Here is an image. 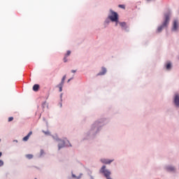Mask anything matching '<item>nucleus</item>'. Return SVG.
<instances>
[{
    "label": "nucleus",
    "mask_w": 179,
    "mask_h": 179,
    "mask_svg": "<svg viewBox=\"0 0 179 179\" xmlns=\"http://www.w3.org/2000/svg\"><path fill=\"white\" fill-rule=\"evenodd\" d=\"M3 164V161L0 159V167Z\"/></svg>",
    "instance_id": "4be33fe9"
},
{
    "label": "nucleus",
    "mask_w": 179,
    "mask_h": 179,
    "mask_svg": "<svg viewBox=\"0 0 179 179\" xmlns=\"http://www.w3.org/2000/svg\"><path fill=\"white\" fill-rule=\"evenodd\" d=\"M69 55H71V51L70 50L67 51L66 54L65 55V57H69Z\"/></svg>",
    "instance_id": "f3484780"
},
{
    "label": "nucleus",
    "mask_w": 179,
    "mask_h": 179,
    "mask_svg": "<svg viewBox=\"0 0 179 179\" xmlns=\"http://www.w3.org/2000/svg\"><path fill=\"white\" fill-rule=\"evenodd\" d=\"M35 179H37V178H35Z\"/></svg>",
    "instance_id": "c756f323"
},
{
    "label": "nucleus",
    "mask_w": 179,
    "mask_h": 179,
    "mask_svg": "<svg viewBox=\"0 0 179 179\" xmlns=\"http://www.w3.org/2000/svg\"><path fill=\"white\" fill-rule=\"evenodd\" d=\"M66 79V76H64L62 79V81H61V84L62 85H64V83H65V80Z\"/></svg>",
    "instance_id": "f8f14e48"
},
{
    "label": "nucleus",
    "mask_w": 179,
    "mask_h": 179,
    "mask_svg": "<svg viewBox=\"0 0 179 179\" xmlns=\"http://www.w3.org/2000/svg\"><path fill=\"white\" fill-rule=\"evenodd\" d=\"M32 134L33 131H29V133L22 138L24 142H27V141H29V138H30V136H31Z\"/></svg>",
    "instance_id": "20e7f679"
},
{
    "label": "nucleus",
    "mask_w": 179,
    "mask_h": 179,
    "mask_svg": "<svg viewBox=\"0 0 179 179\" xmlns=\"http://www.w3.org/2000/svg\"><path fill=\"white\" fill-rule=\"evenodd\" d=\"M168 171H174L176 170V169L174 168V166H169L167 168Z\"/></svg>",
    "instance_id": "9b49d317"
},
{
    "label": "nucleus",
    "mask_w": 179,
    "mask_h": 179,
    "mask_svg": "<svg viewBox=\"0 0 179 179\" xmlns=\"http://www.w3.org/2000/svg\"><path fill=\"white\" fill-rule=\"evenodd\" d=\"M44 155V150H41V156H43Z\"/></svg>",
    "instance_id": "412c9836"
},
{
    "label": "nucleus",
    "mask_w": 179,
    "mask_h": 179,
    "mask_svg": "<svg viewBox=\"0 0 179 179\" xmlns=\"http://www.w3.org/2000/svg\"><path fill=\"white\" fill-rule=\"evenodd\" d=\"M61 148H62V146L59 145V149H61Z\"/></svg>",
    "instance_id": "a878e982"
},
{
    "label": "nucleus",
    "mask_w": 179,
    "mask_h": 179,
    "mask_svg": "<svg viewBox=\"0 0 179 179\" xmlns=\"http://www.w3.org/2000/svg\"><path fill=\"white\" fill-rule=\"evenodd\" d=\"M99 172L101 174H103L104 177H106V178L107 179H111V178L110 177V176H111V172L107 169H106V166H103Z\"/></svg>",
    "instance_id": "f03ea898"
},
{
    "label": "nucleus",
    "mask_w": 179,
    "mask_h": 179,
    "mask_svg": "<svg viewBox=\"0 0 179 179\" xmlns=\"http://www.w3.org/2000/svg\"><path fill=\"white\" fill-rule=\"evenodd\" d=\"M67 82L69 83V82H71V79H69Z\"/></svg>",
    "instance_id": "393cba45"
},
{
    "label": "nucleus",
    "mask_w": 179,
    "mask_h": 179,
    "mask_svg": "<svg viewBox=\"0 0 179 179\" xmlns=\"http://www.w3.org/2000/svg\"><path fill=\"white\" fill-rule=\"evenodd\" d=\"M120 25L121 26V27H127L126 22H120Z\"/></svg>",
    "instance_id": "ddd939ff"
},
{
    "label": "nucleus",
    "mask_w": 179,
    "mask_h": 179,
    "mask_svg": "<svg viewBox=\"0 0 179 179\" xmlns=\"http://www.w3.org/2000/svg\"><path fill=\"white\" fill-rule=\"evenodd\" d=\"M72 177H73V178H77V179H79V178H80L81 175H80L79 176H75V174H72Z\"/></svg>",
    "instance_id": "dca6fc26"
},
{
    "label": "nucleus",
    "mask_w": 179,
    "mask_h": 179,
    "mask_svg": "<svg viewBox=\"0 0 179 179\" xmlns=\"http://www.w3.org/2000/svg\"><path fill=\"white\" fill-rule=\"evenodd\" d=\"M13 121V117H8V122Z\"/></svg>",
    "instance_id": "a211bd4d"
},
{
    "label": "nucleus",
    "mask_w": 179,
    "mask_h": 179,
    "mask_svg": "<svg viewBox=\"0 0 179 179\" xmlns=\"http://www.w3.org/2000/svg\"><path fill=\"white\" fill-rule=\"evenodd\" d=\"M101 163H103V164H110L112 163L113 160L106 159H101Z\"/></svg>",
    "instance_id": "423d86ee"
},
{
    "label": "nucleus",
    "mask_w": 179,
    "mask_h": 179,
    "mask_svg": "<svg viewBox=\"0 0 179 179\" xmlns=\"http://www.w3.org/2000/svg\"><path fill=\"white\" fill-rule=\"evenodd\" d=\"M57 87H59V92H62V87H64V84L59 83V84L57 85Z\"/></svg>",
    "instance_id": "9d476101"
},
{
    "label": "nucleus",
    "mask_w": 179,
    "mask_h": 179,
    "mask_svg": "<svg viewBox=\"0 0 179 179\" xmlns=\"http://www.w3.org/2000/svg\"><path fill=\"white\" fill-rule=\"evenodd\" d=\"M71 72H72L73 73H75L76 72V70H72Z\"/></svg>",
    "instance_id": "b1692460"
},
{
    "label": "nucleus",
    "mask_w": 179,
    "mask_h": 179,
    "mask_svg": "<svg viewBox=\"0 0 179 179\" xmlns=\"http://www.w3.org/2000/svg\"><path fill=\"white\" fill-rule=\"evenodd\" d=\"M107 72V69L106 68H102V71L99 73V75H106V73Z\"/></svg>",
    "instance_id": "1a4fd4ad"
},
{
    "label": "nucleus",
    "mask_w": 179,
    "mask_h": 179,
    "mask_svg": "<svg viewBox=\"0 0 179 179\" xmlns=\"http://www.w3.org/2000/svg\"><path fill=\"white\" fill-rule=\"evenodd\" d=\"M1 156H2V152H0V157H1Z\"/></svg>",
    "instance_id": "bb28decb"
},
{
    "label": "nucleus",
    "mask_w": 179,
    "mask_h": 179,
    "mask_svg": "<svg viewBox=\"0 0 179 179\" xmlns=\"http://www.w3.org/2000/svg\"><path fill=\"white\" fill-rule=\"evenodd\" d=\"M43 134H45V135H50V131H43Z\"/></svg>",
    "instance_id": "aec40b11"
},
{
    "label": "nucleus",
    "mask_w": 179,
    "mask_h": 179,
    "mask_svg": "<svg viewBox=\"0 0 179 179\" xmlns=\"http://www.w3.org/2000/svg\"><path fill=\"white\" fill-rule=\"evenodd\" d=\"M40 89V85L38 84H35L33 86V90L34 92H38V90Z\"/></svg>",
    "instance_id": "6e6552de"
},
{
    "label": "nucleus",
    "mask_w": 179,
    "mask_h": 179,
    "mask_svg": "<svg viewBox=\"0 0 179 179\" xmlns=\"http://www.w3.org/2000/svg\"><path fill=\"white\" fill-rule=\"evenodd\" d=\"M166 69H171V63H168L166 64Z\"/></svg>",
    "instance_id": "4468645a"
},
{
    "label": "nucleus",
    "mask_w": 179,
    "mask_h": 179,
    "mask_svg": "<svg viewBox=\"0 0 179 179\" xmlns=\"http://www.w3.org/2000/svg\"><path fill=\"white\" fill-rule=\"evenodd\" d=\"M174 103L177 107H179V95L176 94L175 99H174Z\"/></svg>",
    "instance_id": "39448f33"
},
{
    "label": "nucleus",
    "mask_w": 179,
    "mask_h": 179,
    "mask_svg": "<svg viewBox=\"0 0 179 179\" xmlns=\"http://www.w3.org/2000/svg\"><path fill=\"white\" fill-rule=\"evenodd\" d=\"M119 8H122V9H125L124 5H119Z\"/></svg>",
    "instance_id": "6ab92c4d"
},
{
    "label": "nucleus",
    "mask_w": 179,
    "mask_h": 179,
    "mask_svg": "<svg viewBox=\"0 0 179 179\" xmlns=\"http://www.w3.org/2000/svg\"><path fill=\"white\" fill-rule=\"evenodd\" d=\"M147 1H150V0H147Z\"/></svg>",
    "instance_id": "cd10ccee"
},
{
    "label": "nucleus",
    "mask_w": 179,
    "mask_h": 179,
    "mask_svg": "<svg viewBox=\"0 0 179 179\" xmlns=\"http://www.w3.org/2000/svg\"><path fill=\"white\" fill-rule=\"evenodd\" d=\"M26 157H27V159H33V155H30V154L27 155H26Z\"/></svg>",
    "instance_id": "2eb2a0df"
},
{
    "label": "nucleus",
    "mask_w": 179,
    "mask_h": 179,
    "mask_svg": "<svg viewBox=\"0 0 179 179\" xmlns=\"http://www.w3.org/2000/svg\"><path fill=\"white\" fill-rule=\"evenodd\" d=\"M177 29H178V21L175 20L173 22V30L176 31Z\"/></svg>",
    "instance_id": "0eeeda50"
},
{
    "label": "nucleus",
    "mask_w": 179,
    "mask_h": 179,
    "mask_svg": "<svg viewBox=\"0 0 179 179\" xmlns=\"http://www.w3.org/2000/svg\"><path fill=\"white\" fill-rule=\"evenodd\" d=\"M0 142H1V139H0Z\"/></svg>",
    "instance_id": "c85d7f7f"
},
{
    "label": "nucleus",
    "mask_w": 179,
    "mask_h": 179,
    "mask_svg": "<svg viewBox=\"0 0 179 179\" xmlns=\"http://www.w3.org/2000/svg\"><path fill=\"white\" fill-rule=\"evenodd\" d=\"M170 15H171V13L170 12H169L164 15L165 18H164V22L157 29L158 33H160V31H162V30H163V29H164V27H167V26H169V23L170 22Z\"/></svg>",
    "instance_id": "f257e3e1"
},
{
    "label": "nucleus",
    "mask_w": 179,
    "mask_h": 179,
    "mask_svg": "<svg viewBox=\"0 0 179 179\" xmlns=\"http://www.w3.org/2000/svg\"><path fill=\"white\" fill-rule=\"evenodd\" d=\"M66 58H67V57L65 56L64 58V62H67L68 60H66Z\"/></svg>",
    "instance_id": "5701e85b"
},
{
    "label": "nucleus",
    "mask_w": 179,
    "mask_h": 179,
    "mask_svg": "<svg viewBox=\"0 0 179 179\" xmlns=\"http://www.w3.org/2000/svg\"><path fill=\"white\" fill-rule=\"evenodd\" d=\"M109 19L111 22H116V26L118 24V14L114 11L111 12V15H109Z\"/></svg>",
    "instance_id": "7ed1b4c3"
}]
</instances>
